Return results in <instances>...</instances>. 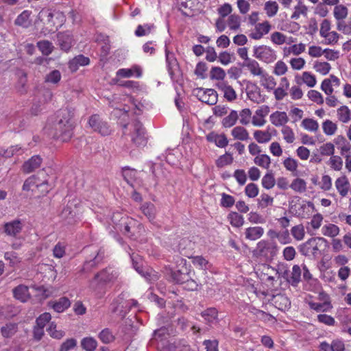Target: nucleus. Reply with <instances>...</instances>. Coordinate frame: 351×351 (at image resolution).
<instances>
[{
  "label": "nucleus",
  "instance_id": "39448f33",
  "mask_svg": "<svg viewBox=\"0 0 351 351\" xmlns=\"http://www.w3.org/2000/svg\"><path fill=\"white\" fill-rule=\"evenodd\" d=\"M327 240L323 237H312L299 246V252L304 256L317 258L321 254L322 247H325Z\"/></svg>",
  "mask_w": 351,
  "mask_h": 351
},
{
  "label": "nucleus",
  "instance_id": "9d476101",
  "mask_svg": "<svg viewBox=\"0 0 351 351\" xmlns=\"http://www.w3.org/2000/svg\"><path fill=\"white\" fill-rule=\"evenodd\" d=\"M193 95L203 103L208 105H215L217 102L218 95L213 88L204 89L197 88L193 91Z\"/></svg>",
  "mask_w": 351,
  "mask_h": 351
},
{
  "label": "nucleus",
  "instance_id": "ea45409f",
  "mask_svg": "<svg viewBox=\"0 0 351 351\" xmlns=\"http://www.w3.org/2000/svg\"><path fill=\"white\" fill-rule=\"evenodd\" d=\"M134 224V221L132 219H128L126 218L122 217L121 219V223L119 224V227L118 228L120 231L123 232L125 234H127L128 237H132L133 235L132 234V225Z\"/></svg>",
  "mask_w": 351,
  "mask_h": 351
},
{
  "label": "nucleus",
  "instance_id": "6ab92c4d",
  "mask_svg": "<svg viewBox=\"0 0 351 351\" xmlns=\"http://www.w3.org/2000/svg\"><path fill=\"white\" fill-rule=\"evenodd\" d=\"M48 306L57 313H62L71 306V302L66 297H62L58 300L49 302Z\"/></svg>",
  "mask_w": 351,
  "mask_h": 351
},
{
  "label": "nucleus",
  "instance_id": "9b49d317",
  "mask_svg": "<svg viewBox=\"0 0 351 351\" xmlns=\"http://www.w3.org/2000/svg\"><path fill=\"white\" fill-rule=\"evenodd\" d=\"M166 62L169 74L172 80L177 81L181 76V71L173 53L165 50Z\"/></svg>",
  "mask_w": 351,
  "mask_h": 351
},
{
  "label": "nucleus",
  "instance_id": "603ef678",
  "mask_svg": "<svg viewBox=\"0 0 351 351\" xmlns=\"http://www.w3.org/2000/svg\"><path fill=\"white\" fill-rule=\"evenodd\" d=\"M228 219L230 224L234 227L239 228L243 225L244 219L243 216L236 212L230 213L228 215Z\"/></svg>",
  "mask_w": 351,
  "mask_h": 351
},
{
  "label": "nucleus",
  "instance_id": "6e6d98bb",
  "mask_svg": "<svg viewBox=\"0 0 351 351\" xmlns=\"http://www.w3.org/2000/svg\"><path fill=\"white\" fill-rule=\"evenodd\" d=\"M330 167L335 171H339L342 169L343 160L337 155H332L328 161Z\"/></svg>",
  "mask_w": 351,
  "mask_h": 351
},
{
  "label": "nucleus",
  "instance_id": "f8f14e48",
  "mask_svg": "<svg viewBox=\"0 0 351 351\" xmlns=\"http://www.w3.org/2000/svg\"><path fill=\"white\" fill-rule=\"evenodd\" d=\"M253 51L255 58L266 63H271L276 59L275 51L266 45L254 47Z\"/></svg>",
  "mask_w": 351,
  "mask_h": 351
},
{
  "label": "nucleus",
  "instance_id": "c756f323",
  "mask_svg": "<svg viewBox=\"0 0 351 351\" xmlns=\"http://www.w3.org/2000/svg\"><path fill=\"white\" fill-rule=\"evenodd\" d=\"M31 13L29 10H24L15 19L14 24L23 28L29 27L31 25V21L29 19Z\"/></svg>",
  "mask_w": 351,
  "mask_h": 351
},
{
  "label": "nucleus",
  "instance_id": "f704fd0d",
  "mask_svg": "<svg viewBox=\"0 0 351 351\" xmlns=\"http://www.w3.org/2000/svg\"><path fill=\"white\" fill-rule=\"evenodd\" d=\"M339 228L333 223L325 224L322 228V234L328 237H335L339 234Z\"/></svg>",
  "mask_w": 351,
  "mask_h": 351
},
{
  "label": "nucleus",
  "instance_id": "864d4df0",
  "mask_svg": "<svg viewBox=\"0 0 351 351\" xmlns=\"http://www.w3.org/2000/svg\"><path fill=\"white\" fill-rule=\"evenodd\" d=\"M301 125L305 130L311 132H317L319 129L317 121L310 118L303 119Z\"/></svg>",
  "mask_w": 351,
  "mask_h": 351
},
{
  "label": "nucleus",
  "instance_id": "f3484780",
  "mask_svg": "<svg viewBox=\"0 0 351 351\" xmlns=\"http://www.w3.org/2000/svg\"><path fill=\"white\" fill-rule=\"evenodd\" d=\"M182 263L184 262L181 269H179L172 273L171 277L173 280L176 283H185L190 278L189 269L185 266V260L182 259Z\"/></svg>",
  "mask_w": 351,
  "mask_h": 351
},
{
  "label": "nucleus",
  "instance_id": "a18cd8bd",
  "mask_svg": "<svg viewBox=\"0 0 351 351\" xmlns=\"http://www.w3.org/2000/svg\"><path fill=\"white\" fill-rule=\"evenodd\" d=\"M337 116L343 123H348L351 120V112L346 106H341L337 109Z\"/></svg>",
  "mask_w": 351,
  "mask_h": 351
},
{
  "label": "nucleus",
  "instance_id": "2eb2a0df",
  "mask_svg": "<svg viewBox=\"0 0 351 351\" xmlns=\"http://www.w3.org/2000/svg\"><path fill=\"white\" fill-rule=\"evenodd\" d=\"M57 42L60 49L64 51H68L73 45L72 35L69 32L58 33Z\"/></svg>",
  "mask_w": 351,
  "mask_h": 351
},
{
  "label": "nucleus",
  "instance_id": "dca6fc26",
  "mask_svg": "<svg viewBox=\"0 0 351 351\" xmlns=\"http://www.w3.org/2000/svg\"><path fill=\"white\" fill-rule=\"evenodd\" d=\"M42 162L43 159L39 155H34L23 163L22 171L25 173H32L40 167Z\"/></svg>",
  "mask_w": 351,
  "mask_h": 351
},
{
  "label": "nucleus",
  "instance_id": "c85d7f7f",
  "mask_svg": "<svg viewBox=\"0 0 351 351\" xmlns=\"http://www.w3.org/2000/svg\"><path fill=\"white\" fill-rule=\"evenodd\" d=\"M201 315L208 324H214L218 319V311L215 308L206 309L202 312Z\"/></svg>",
  "mask_w": 351,
  "mask_h": 351
},
{
  "label": "nucleus",
  "instance_id": "680f3d73",
  "mask_svg": "<svg viewBox=\"0 0 351 351\" xmlns=\"http://www.w3.org/2000/svg\"><path fill=\"white\" fill-rule=\"evenodd\" d=\"M210 77L212 80H223L226 77V73L222 68L213 66L210 71Z\"/></svg>",
  "mask_w": 351,
  "mask_h": 351
},
{
  "label": "nucleus",
  "instance_id": "49530a36",
  "mask_svg": "<svg viewBox=\"0 0 351 351\" xmlns=\"http://www.w3.org/2000/svg\"><path fill=\"white\" fill-rule=\"evenodd\" d=\"M47 331L52 338L56 339H60L65 335V332L64 330H57V326L53 322L50 323Z\"/></svg>",
  "mask_w": 351,
  "mask_h": 351
},
{
  "label": "nucleus",
  "instance_id": "69168bd1",
  "mask_svg": "<svg viewBox=\"0 0 351 351\" xmlns=\"http://www.w3.org/2000/svg\"><path fill=\"white\" fill-rule=\"evenodd\" d=\"M284 140L287 143H292L295 141V134L293 130L289 126H284L282 129Z\"/></svg>",
  "mask_w": 351,
  "mask_h": 351
},
{
  "label": "nucleus",
  "instance_id": "4468645a",
  "mask_svg": "<svg viewBox=\"0 0 351 351\" xmlns=\"http://www.w3.org/2000/svg\"><path fill=\"white\" fill-rule=\"evenodd\" d=\"M254 26V31L250 34V37L254 40H259L262 38L264 35H266L269 32L271 28V25L267 21L257 23Z\"/></svg>",
  "mask_w": 351,
  "mask_h": 351
},
{
  "label": "nucleus",
  "instance_id": "aec40b11",
  "mask_svg": "<svg viewBox=\"0 0 351 351\" xmlns=\"http://www.w3.org/2000/svg\"><path fill=\"white\" fill-rule=\"evenodd\" d=\"M269 120L274 125L280 127L289 121V117L285 112L276 111L270 114Z\"/></svg>",
  "mask_w": 351,
  "mask_h": 351
},
{
  "label": "nucleus",
  "instance_id": "e433bc0d",
  "mask_svg": "<svg viewBox=\"0 0 351 351\" xmlns=\"http://www.w3.org/2000/svg\"><path fill=\"white\" fill-rule=\"evenodd\" d=\"M18 326L15 323H8L1 328V335L5 338H10L16 334Z\"/></svg>",
  "mask_w": 351,
  "mask_h": 351
},
{
  "label": "nucleus",
  "instance_id": "37998d69",
  "mask_svg": "<svg viewBox=\"0 0 351 351\" xmlns=\"http://www.w3.org/2000/svg\"><path fill=\"white\" fill-rule=\"evenodd\" d=\"M37 47L42 53L45 56L51 54L53 50V45L52 43L49 40H43L37 43Z\"/></svg>",
  "mask_w": 351,
  "mask_h": 351
},
{
  "label": "nucleus",
  "instance_id": "e2e57ef3",
  "mask_svg": "<svg viewBox=\"0 0 351 351\" xmlns=\"http://www.w3.org/2000/svg\"><path fill=\"white\" fill-rule=\"evenodd\" d=\"M319 152L322 156H330L335 154V145L329 142L323 144L319 148Z\"/></svg>",
  "mask_w": 351,
  "mask_h": 351
},
{
  "label": "nucleus",
  "instance_id": "f257e3e1",
  "mask_svg": "<svg viewBox=\"0 0 351 351\" xmlns=\"http://www.w3.org/2000/svg\"><path fill=\"white\" fill-rule=\"evenodd\" d=\"M60 119L55 125L54 136L63 142L69 141L73 136L74 122L73 110L69 108L61 110L60 112Z\"/></svg>",
  "mask_w": 351,
  "mask_h": 351
},
{
  "label": "nucleus",
  "instance_id": "de8ad7c7",
  "mask_svg": "<svg viewBox=\"0 0 351 351\" xmlns=\"http://www.w3.org/2000/svg\"><path fill=\"white\" fill-rule=\"evenodd\" d=\"M81 346L86 351H94L97 346V342L93 337H85L81 341Z\"/></svg>",
  "mask_w": 351,
  "mask_h": 351
},
{
  "label": "nucleus",
  "instance_id": "7ed1b4c3",
  "mask_svg": "<svg viewBox=\"0 0 351 351\" xmlns=\"http://www.w3.org/2000/svg\"><path fill=\"white\" fill-rule=\"evenodd\" d=\"M86 254V261L80 270L81 273H88L93 268L101 263L105 256V252L102 248L97 246H88L84 249Z\"/></svg>",
  "mask_w": 351,
  "mask_h": 351
},
{
  "label": "nucleus",
  "instance_id": "5701e85b",
  "mask_svg": "<svg viewBox=\"0 0 351 351\" xmlns=\"http://www.w3.org/2000/svg\"><path fill=\"white\" fill-rule=\"evenodd\" d=\"M22 228L23 226L21 221L14 220L5 223L4 231L8 235L15 237L21 232Z\"/></svg>",
  "mask_w": 351,
  "mask_h": 351
},
{
  "label": "nucleus",
  "instance_id": "a211bd4d",
  "mask_svg": "<svg viewBox=\"0 0 351 351\" xmlns=\"http://www.w3.org/2000/svg\"><path fill=\"white\" fill-rule=\"evenodd\" d=\"M335 186L342 197L348 195L350 184L346 176H342L337 178L335 182Z\"/></svg>",
  "mask_w": 351,
  "mask_h": 351
},
{
  "label": "nucleus",
  "instance_id": "393cba45",
  "mask_svg": "<svg viewBox=\"0 0 351 351\" xmlns=\"http://www.w3.org/2000/svg\"><path fill=\"white\" fill-rule=\"evenodd\" d=\"M130 256L132 261L133 267L136 269V271L146 279L149 280L150 274L147 271H144L143 261L141 256L135 254H132Z\"/></svg>",
  "mask_w": 351,
  "mask_h": 351
},
{
  "label": "nucleus",
  "instance_id": "bb28decb",
  "mask_svg": "<svg viewBox=\"0 0 351 351\" xmlns=\"http://www.w3.org/2000/svg\"><path fill=\"white\" fill-rule=\"evenodd\" d=\"M274 302L275 306L282 311L289 308L291 306L289 299L286 295L282 294L274 296Z\"/></svg>",
  "mask_w": 351,
  "mask_h": 351
},
{
  "label": "nucleus",
  "instance_id": "b1692460",
  "mask_svg": "<svg viewBox=\"0 0 351 351\" xmlns=\"http://www.w3.org/2000/svg\"><path fill=\"white\" fill-rule=\"evenodd\" d=\"M142 75L141 69L136 65L133 66L130 69H120L117 71V76L121 77H130L136 75L137 77H140Z\"/></svg>",
  "mask_w": 351,
  "mask_h": 351
},
{
  "label": "nucleus",
  "instance_id": "6e6552de",
  "mask_svg": "<svg viewBox=\"0 0 351 351\" xmlns=\"http://www.w3.org/2000/svg\"><path fill=\"white\" fill-rule=\"evenodd\" d=\"M124 294L119 295L112 302L113 312L119 311L121 316L125 314L132 308L138 305V302L134 299L125 300Z\"/></svg>",
  "mask_w": 351,
  "mask_h": 351
},
{
  "label": "nucleus",
  "instance_id": "7c9ffc66",
  "mask_svg": "<svg viewBox=\"0 0 351 351\" xmlns=\"http://www.w3.org/2000/svg\"><path fill=\"white\" fill-rule=\"evenodd\" d=\"M302 269L298 265H294L292 267L291 274L289 278H287V282L293 287L298 286L301 280Z\"/></svg>",
  "mask_w": 351,
  "mask_h": 351
},
{
  "label": "nucleus",
  "instance_id": "423d86ee",
  "mask_svg": "<svg viewBox=\"0 0 351 351\" xmlns=\"http://www.w3.org/2000/svg\"><path fill=\"white\" fill-rule=\"evenodd\" d=\"M48 176L45 171H40L37 175H34L25 180L23 185V191H29L32 186L36 188L45 187L42 191V194L45 195L51 189L52 186L49 184L47 178Z\"/></svg>",
  "mask_w": 351,
  "mask_h": 351
},
{
  "label": "nucleus",
  "instance_id": "cd10ccee",
  "mask_svg": "<svg viewBox=\"0 0 351 351\" xmlns=\"http://www.w3.org/2000/svg\"><path fill=\"white\" fill-rule=\"evenodd\" d=\"M243 66L247 67L250 73L254 76H260L265 72L258 62L254 59L247 60V62H244Z\"/></svg>",
  "mask_w": 351,
  "mask_h": 351
},
{
  "label": "nucleus",
  "instance_id": "4be33fe9",
  "mask_svg": "<svg viewBox=\"0 0 351 351\" xmlns=\"http://www.w3.org/2000/svg\"><path fill=\"white\" fill-rule=\"evenodd\" d=\"M217 87L223 93L224 97L228 101H232L237 99V93L233 88L226 82L222 81L217 84Z\"/></svg>",
  "mask_w": 351,
  "mask_h": 351
},
{
  "label": "nucleus",
  "instance_id": "5fc2aeb1",
  "mask_svg": "<svg viewBox=\"0 0 351 351\" xmlns=\"http://www.w3.org/2000/svg\"><path fill=\"white\" fill-rule=\"evenodd\" d=\"M233 162V157L231 154L226 152L225 154L219 156L216 160V166L218 168H222L226 165L232 164Z\"/></svg>",
  "mask_w": 351,
  "mask_h": 351
},
{
  "label": "nucleus",
  "instance_id": "79ce46f5",
  "mask_svg": "<svg viewBox=\"0 0 351 351\" xmlns=\"http://www.w3.org/2000/svg\"><path fill=\"white\" fill-rule=\"evenodd\" d=\"M279 9L278 4L275 1H268L265 2L264 5V10L268 17L274 16Z\"/></svg>",
  "mask_w": 351,
  "mask_h": 351
},
{
  "label": "nucleus",
  "instance_id": "052dcab7",
  "mask_svg": "<svg viewBox=\"0 0 351 351\" xmlns=\"http://www.w3.org/2000/svg\"><path fill=\"white\" fill-rule=\"evenodd\" d=\"M308 12V8L304 5L301 1H299L298 4L295 7V11L291 15L292 19H298L300 15L306 16Z\"/></svg>",
  "mask_w": 351,
  "mask_h": 351
},
{
  "label": "nucleus",
  "instance_id": "a19ab883",
  "mask_svg": "<svg viewBox=\"0 0 351 351\" xmlns=\"http://www.w3.org/2000/svg\"><path fill=\"white\" fill-rule=\"evenodd\" d=\"M348 14V8L343 5H337L333 11L334 17L336 20L339 21H343Z\"/></svg>",
  "mask_w": 351,
  "mask_h": 351
},
{
  "label": "nucleus",
  "instance_id": "c9c22d12",
  "mask_svg": "<svg viewBox=\"0 0 351 351\" xmlns=\"http://www.w3.org/2000/svg\"><path fill=\"white\" fill-rule=\"evenodd\" d=\"M248 98L254 103L260 104L265 101V97L261 93L258 86L254 85V88L247 93Z\"/></svg>",
  "mask_w": 351,
  "mask_h": 351
},
{
  "label": "nucleus",
  "instance_id": "13d9d810",
  "mask_svg": "<svg viewBox=\"0 0 351 351\" xmlns=\"http://www.w3.org/2000/svg\"><path fill=\"white\" fill-rule=\"evenodd\" d=\"M228 25L231 30H237L241 25V17L237 14H231L228 19Z\"/></svg>",
  "mask_w": 351,
  "mask_h": 351
},
{
  "label": "nucleus",
  "instance_id": "ddd939ff",
  "mask_svg": "<svg viewBox=\"0 0 351 351\" xmlns=\"http://www.w3.org/2000/svg\"><path fill=\"white\" fill-rule=\"evenodd\" d=\"M88 124L94 131L102 136H107L110 134L111 130L108 123L104 121L97 114H93L89 118Z\"/></svg>",
  "mask_w": 351,
  "mask_h": 351
},
{
  "label": "nucleus",
  "instance_id": "1a4fd4ad",
  "mask_svg": "<svg viewBox=\"0 0 351 351\" xmlns=\"http://www.w3.org/2000/svg\"><path fill=\"white\" fill-rule=\"evenodd\" d=\"M39 17L42 21H45L51 26L56 27V29L58 26H61L65 20L64 16L62 12H53L49 9L42 10L39 13Z\"/></svg>",
  "mask_w": 351,
  "mask_h": 351
},
{
  "label": "nucleus",
  "instance_id": "a878e982",
  "mask_svg": "<svg viewBox=\"0 0 351 351\" xmlns=\"http://www.w3.org/2000/svg\"><path fill=\"white\" fill-rule=\"evenodd\" d=\"M264 234V229L260 226L250 227L245 229V239L250 241H256Z\"/></svg>",
  "mask_w": 351,
  "mask_h": 351
},
{
  "label": "nucleus",
  "instance_id": "2f4dec72",
  "mask_svg": "<svg viewBox=\"0 0 351 351\" xmlns=\"http://www.w3.org/2000/svg\"><path fill=\"white\" fill-rule=\"evenodd\" d=\"M231 134L234 139L239 141H247L250 139V134L247 130L242 126H236L232 131Z\"/></svg>",
  "mask_w": 351,
  "mask_h": 351
},
{
  "label": "nucleus",
  "instance_id": "f03ea898",
  "mask_svg": "<svg viewBox=\"0 0 351 351\" xmlns=\"http://www.w3.org/2000/svg\"><path fill=\"white\" fill-rule=\"evenodd\" d=\"M118 276L119 273L117 269L108 267L95 275L93 279L90 282L89 287L93 291L101 293L104 291L105 286L113 283Z\"/></svg>",
  "mask_w": 351,
  "mask_h": 351
},
{
  "label": "nucleus",
  "instance_id": "3c124183",
  "mask_svg": "<svg viewBox=\"0 0 351 351\" xmlns=\"http://www.w3.org/2000/svg\"><path fill=\"white\" fill-rule=\"evenodd\" d=\"M254 162L256 165L264 169H268L271 163L269 156L266 154L258 155L254 159Z\"/></svg>",
  "mask_w": 351,
  "mask_h": 351
},
{
  "label": "nucleus",
  "instance_id": "58836bf2",
  "mask_svg": "<svg viewBox=\"0 0 351 351\" xmlns=\"http://www.w3.org/2000/svg\"><path fill=\"white\" fill-rule=\"evenodd\" d=\"M334 142L337 145H339L341 150V154L342 156H343L345 153L349 152L351 149V145L342 135L337 136L335 138Z\"/></svg>",
  "mask_w": 351,
  "mask_h": 351
},
{
  "label": "nucleus",
  "instance_id": "20e7f679",
  "mask_svg": "<svg viewBox=\"0 0 351 351\" xmlns=\"http://www.w3.org/2000/svg\"><path fill=\"white\" fill-rule=\"evenodd\" d=\"M278 251L279 247L275 241L263 239L256 244L253 253L257 258L268 261L273 260L278 254Z\"/></svg>",
  "mask_w": 351,
  "mask_h": 351
},
{
  "label": "nucleus",
  "instance_id": "4c0bfd02",
  "mask_svg": "<svg viewBox=\"0 0 351 351\" xmlns=\"http://www.w3.org/2000/svg\"><path fill=\"white\" fill-rule=\"evenodd\" d=\"M239 119V114L236 110H231L230 114L224 117L221 121L223 127L229 128L234 125Z\"/></svg>",
  "mask_w": 351,
  "mask_h": 351
},
{
  "label": "nucleus",
  "instance_id": "473e14b6",
  "mask_svg": "<svg viewBox=\"0 0 351 351\" xmlns=\"http://www.w3.org/2000/svg\"><path fill=\"white\" fill-rule=\"evenodd\" d=\"M261 77V84L265 88H266L268 90H274L276 82L274 77L269 75L267 73L264 72L263 75H260Z\"/></svg>",
  "mask_w": 351,
  "mask_h": 351
},
{
  "label": "nucleus",
  "instance_id": "0e129e2a",
  "mask_svg": "<svg viewBox=\"0 0 351 351\" xmlns=\"http://www.w3.org/2000/svg\"><path fill=\"white\" fill-rule=\"evenodd\" d=\"M314 69L317 72H319L322 75H326L329 73L331 66L330 64L326 62H315L314 64Z\"/></svg>",
  "mask_w": 351,
  "mask_h": 351
},
{
  "label": "nucleus",
  "instance_id": "338daca9",
  "mask_svg": "<svg viewBox=\"0 0 351 351\" xmlns=\"http://www.w3.org/2000/svg\"><path fill=\"white\" fill-rule=\"evenodd\" d=\"M99 338L104 343H109L114 339V335L108 328L102 330L99 334Z\"/></svg>",
  "mask_w": 351,
  "mask_h": 351
},
{
  "label": "nucleus",
  "instance_id": "0eeeda50",
  "mask_svg": "<svg viewBox=\"0 0 351 351\" xmlns=\"http://www.w3.org/2000/svg\"><path fill=\"white\" fill-rule=\"evenodd\" d=\"M131 141L136 147H145L147 143V136L143 124L136 120L132 124Z\"/></svg>",
  "mask_w": 351,
  "mask_h": 351
},
{
  "label": "nucleus",
  "instance_id": "774afa93",
  "mask_svg": "<svg viewBox=\"0 0 351 351\" xmlns=\"http://www.w3.org/2000/svg\"><path fill=\"white\" fill-rule=\"evenodd\" d=\"M252 115V112L249 108L243 109L239 114L240 117L239 122L241 124L246 125L249 124L250 121V118Z\"/></svg>",
  "mask_w": 351,
  "mask_h": 351
},
{
  "label": "nucleus",
  "instance_id": "8fccbe9b",
  "mask_svg": "<svg viewBox=\"0 0 351 351\" xmlns=\"http://www.w3.org/2000/svg\"><path fill=\"white\" fill-rule=\"evenodd\" d=\"M289 186L295 192L302 193L306 189V183L302 178H295L293 180Z\"/></svg>",
  "mask_w": 351,
  "mask_h": 351
},
{
  "label": "nucleus",
  "instance_id": "bf43d9fd",
  "mask_svg": "<svg viewBox=\"0 0 351 351\" xmlns=\"http://www.w3.org/2000/svg\"><path fill=\"white\" fill-rule=\"evenodd\" d=\"M276 180L271 172L266 173L262 178V185L266 189H270L274 186Z\"/></svg>",
  "mask_w": 351,
  "mask_h": 351
},
{
  "label": "nucleus",
  "instance_id": "09e8293b",
  "mask_svg": "<svg viewBox=\"0 0 351 351\" xmlns=\"http://www.w3.org/2000/svg\"><path fill=\"white\" fill-rule=\"evenodd\" d=\"M322 129L325 134L332 136L337 130V125L332 121L327 119L322 123Z\"/></svg>",
  "mask_w": 351,
  "mask_h": 351
},
{
  "label": "nucleus",
  "instance_id": "72a5a7b5",
  "mask_svg": "<svg viewBox=\"0 0 351 351\" xmlns=\"http://www.w3.org/2000/svg\"><path fill=\"white\" fill-rule=\"evenodd\" d=\"M141 210L150 221H153L155 219L156 210L155 206L152 203H144L141 206Z\"/></svg>",
  "mask_w": 351,
  "mask_h": 351
},
{
  "label": "nucleus",
  "instance_id": "4d7b16f0",
  "mask_svg": "<svg viewBox=\"0 0 351 351\" xmlns=\"http://www.w3.org/2000/svg\"><path fill=\"white\" fill-rule=\"evenodd\" d=\"M291 233L295 240H302L305 236L304 226L302 224H299L293 226L291 230Z\"/></svg>",
  "mask_w": 351,
  "mask_h": 351
},
{
  "label": "nucleus",
  "instance_id": "c03bdc74",
  "mask_svg": "<svg viewBox=\"0 0 351 351\" xmlns=\"http://www.w3.org/2000/svg\"><path fill=\"white\" fill-rule=\"evenodd\" d=\"M254 138L259 143H266L271 139V134L269 131L256 130Z\"/></svg>",
  "mask_w": 351,
  "mask_h": 351
},
{
  "label": "nucleus",
  "instance_id": "412c9836",
  "mask_svg": "<svg viewBox=\"0 0 351 351\" xmlns=\"http://www.w3.org/2000/svg\"><path fill=\"white\" fill-rule=\"evenodd\" d=\"M14 297L22 302H27L30 298L28 287L20 285L13 289Z\"/></svg>",
  "mask_w": 351,
  "mask_h": 351
}]
</instances>
